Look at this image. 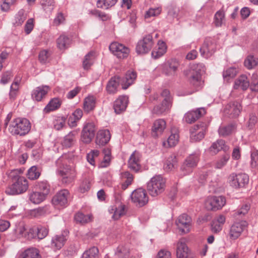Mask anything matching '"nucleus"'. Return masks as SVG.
<instances>
[{
  "mask_svg": "<svg viewBox=\"0 0 258 258\" xmlns=\"http://www.w3.org/2000/svg\"><path fill=\"white\" fill-rule=\"evenodd\" d=\"M67 160L64 157H60L55 162L57 171L62 176V181L66 184L71 183L76 176L75 169L67 164Z\"/></svg>",
  "mask_w": 258,
  "mask_h": 258,
  "instance_id": "f257e3e1",
  "label": "nucleus"
},
{
  "mask_svg": "<svg viewBox=\"0 0 258 258\" xmlns=\"http://www.w3.org/2000/svg\"><path fill=\"white\" fill-rule=\"evenodd\" d=\"M205 71V66L203 63H194L190 66L189 74H186L190 84L195 88L196 91L202 88L203 82L201 76Z\"/></svg>",
  "mask_w": 258,
  "mask_h": 258,
  "instance_id": "f03ea898",
  "label": "nucleus"
},
{
  "mask_svg": "<svg viewBox=\"0 0 258 258\" xmlns=\"http://www.w3.org/2000/svg\"><path fill=\"white\" fill-rule=\"evenodd\" d=\"M31 125L25 118H17L11 122L9 130L13 135L24 136L30 132Z\"/></svg>",
  "mask_w": 258,
  "mask_h": 258,
  "instance_id": "7ed1b4c3",
  "label": "nucleus"
},
{
  "mask_svg": "<svg viewBox=\"0 0 258 258\" xmlns=\"http://www.w3.org/2000/svg\"><path fill=\"white\" fill-rule=\"evenodd\" d=\"M165 179L160 175L152 177L147 185L149 194L154 197L161 194L165 190Z\"/></svg>",
  "mask_w": 258,
  "mask_h": 258,
  "instance_id": "20e7f679",
  "label": "nucleus"
},
{
  "mask_svg": "<svg viewBox=\"0 0 258 258\" xmlns=\"http://www.w3.org/2000/svg\"><path fill=\"white\" fill-rule=\"evenodd\" d=\"M29 187L28 180L24 177H18L11 185L6 190L9 195H17L24 193Z\"/></svg>",
  "mask_w": 258,
  "mask_h": 258,
  "instance_id": "39448f33",
  "label": "nucleus"
},
{
  "mask_svg": "<svg viewBox=\"0 0 258 258\" xmlns=\"http://www.w3.org/2000/svg\"><path fill=\"white\" fill-rule=\"evenodd\" d=\"M153 36L151 34L144 36L139 40L136 45V51L138 54L148 53L154 45Z\"/></svg>",
  "mask_w": 258,
  "mask_h": 258,
  "instance_id": "423d86ee",
  "label": "nucleus"
},
{
  "mask_svg": "<svg viewBox=\"0 0 258 258\" xmlns=\"http://www.w3.org/2000/svg\"><path fill=\"white\" fill-rule=\"evenodd\" d=\"M208 124L206 122H201L195 125L189 130L190 139L196 142L202 140L205 137Z\"/></svg>",
  "mask_w": 258,
  "mask_h": 258,
  "instance_id": "0eeeda50",
  "label": "nucleus"
},
{
  "mask_svg": "<svg viewBox=\"0 0 258 258\" xmlns=\"http://www.w3.org/2000/svg\"><path fill=\"white\" fill-rule=\"evenodd\" d=\"M228 181L230 185L235 188H239L244 187L248 184L249 177L245 173L236 174L233 173L228 177Z\"/></svg>",
  "mask_w": 258,
  "mask_h": 258,
  "instance_id": "6e6552de",
  "label": "nucleus"
},
{
  "mask_svg": "<svg viewBox=\"0 0 258 258\" xmlns=\"http://www.w3.org/2000/svg\"><path fill=\"white\" fill-rule=\"evenodd\" d=\"M225 204L226 199L224 197L212 196L206 199L205 207L208 210L217 211L221 209Z\"/></svg>",
  "mask_w": 258,
  "mask_h": 258,
  "instance_id": "1a4fd4ad",
  "label": "nucleus"
},
{
  "mask_svg": "<svg viewBox=\"0 0 258 258\" xmlns=\"http://www.w3.org/2000/svg\"><path fill=\"white\" fill-rule=\"evenodd\" d=\"M216 48L217 46L214 40L211 38H207L200 48V52L203 57L208 58L215 52Z\"/></svg>",
  "mask_w": 258,
  "mask_h": 258,
  "instance_id": "9d476101",
  "label": "nucleus"
},
{
  "mask_svg": "<svg viewBox=\"0 0 258 258\" xmlns=\"http://www.w3.org/2000/svg\"><path fill=\"white\" fill-rule=\"evenodd\" d=\"M241 103L237 101L228 103L224 109L225 115L229 118H234L238 117L242 110Z\"/></svg>",
  "mask_w": 258,
  "mask_h": 258,
  "instance_id": "9b49d317",
  "label": "nucleus"
},
{
  "mask_svg": "<svg viewBox=\"0 0 258 258\" xmlns=\"http://www.w3.org/2000/svg\"><path fill=\"white\" fill-rule=\"evenodd\" d=\"M70 195L67 189H62L54 196L52 199V203L58 208H64L68 205V198Z\"/></svg>",
  "mask_w": 258,
  "mask_h": 258,
  "instance_id": "f8f14e48",
  "label": "nucleus"
},
{
  "mask_svg": "<svg viewBox=\"0 0 258 258\" xmlns=\"http://www.w3.org/2000/svg\"><path fill=\"white\" fill-rule=\"evenodd\" d=\"M95 132V125L93 122L86 123L82 131L81 141L85 144L90 143L94 138Z\"/></svg>",
  "mask_w": 258,
  "mask_h": 258,
  "instance_id": "ddd939ff",
  "label": "nucleus"
},
{
  "mask_svg": "<svg viewBox=\"0 0 258 258\" xmlns=\"http://www.w3.org/2000/svg\"><path fill=\"white\" fill-rule=\"evenodd\" d=\"M109 48L114 55L120 59L127 57L130 53V49L128 47L116 42L111 43Z\"/></svg>",
  "mask_w": 258,
  "mask_h": 258,
  "instance_id": "4468645a",
  "label": "nucleus"
},
{
  "mask_svg": "<svg viewBox=\"0 0 258 258\" xmlns=\"http://www.w3.org/2000/svg\"><path fill=\"white\" fill-rule=\"evenodd\" d=\"M132 202L139 207L145 205L148 202L146 191L142 188L135 190L131 196Z\"/></svg>",
  "mask_w": 258,
  "mask_h": 258,
  "instance_id": "2eb2a0df",
  "label": "nucleus"
},
{
  "mask_svg": "<svg viewBox=\"0 0 258 258\" xmlns=\"http://www.w3.org/2000/svg\"><path fill=\"white\" fill-rule=\"evenodd\" d=\"M200 152L196 151L190 154L187 157L183 164L181 167L182 171H185V173H187L191 171V169L197 165L199 161Z\"/></svg>",
  "mask_w": 258,
  "mask_h": 258,
  "instance_id": "dca6fc26",
  "label": "nucleus"
},
{
  "mask_svg": "<svg viewBox=\"0 0 258 258\" xmlns=\"http://www.w3.org/2000/svg\"><path fill=\"white\" fill-rule=\"evenodd\" d=\"M176 224L181 232L186 233L190 231L191 219L186 214H183L178 217Z\"/></svg>",
  "mask_w": 258,
  "mask_h": 258,
  "instance_id": "f3484780",
  "label": "nucleus"
},
{
  "mask_svg": "<svg viewBox=\"0 0 258 258\" xmlns=\"http://www.w3.org/2000/svg\"><path fill=\"white\" fill-rule=\"evenodd\" d=\"M247 225V222L242 221L234 223L230 227L229 235L231 239L235 240L238 238Z\"/></svg>",
  "mask_w": 258,
  "mask_h": 258,
  "instance_id": "a211bd4d",
  "label": "nucleus"
},
{
  "mask_svg": "<svg viewBox=\"0 0 258 258\" xmlns=\"http://www.w3.org/2000/svg\"><path fill=\"white\" fill-rule=\"evenodd\" d=\"M50 90V87L47 85H41L36 87L32 92V98L36 101H41L46 97Z\"/></svg>",
  "mask_w": 258,
  "mask_h": 258,
  "instance_id": "6ab92c4d",
  "label": "nucleus"
},
{
  "mask_svg": "<svg viewBox=\"0 0 258 258\" xmlns=\"http://www.w3.org/2000/svg\"><path fill=\"white\" fill-rule=\"evenodd\" d=\"M128 98L126 95L119 96L113 103V109L116 114L123 112L127 106Z\"/></svg>",
  "mask_w": 258,
  "mask_h": 258,
  "instance_id": "aec40b11",
  "label": "nucleus"
},
{
  "mask_svg": "<svg viewBox=\"0 0 258 258\" xmlns=\"http://www.w3.org/2000/svg\"><path fill=\"white\" fill-rule=\"evenodd\" d=\"M179 66L176 59H171L164 63L162 72L167 76H174Z\"/></svg>",
  "mask_w": 258,
  "mask_h": 258,
  "instance_id": "412c9836",
  "label": "nucleus"
},
{
  "mask_svg": "<svg viewBox=\"0 0 258 258\" xmlns=\"http://www.w3.org/2000/svg\"><path fill=\"white\" fill-rule=\"evenodd\" d=\"M68 231H64L60 234L53 236L51 239V246L57 249H60L64 245L68 239Z\"/></svg>",
  "mask_w": 258,
  "mask_h": 258,
  "instance_id": "4be33fe9",
  "label": "nucleus"
},
{
  "mask_svg": "<svg viewBox=\"0 0 258 258\" xmlns=\"http://www.w3.org/2000/svg\"><path fill=\"white\" fill-rule=\"evenodd\" d=\"M206 113L204 108H198L187 112L184 116V119L188 123H192L198 119Z\"/></svg>",
  "mask_w": 258,
  "mask_h": 258,
  "instance_id": "5701e85b",
  "label": "nucleus"
},
{
  "mask_svg": "<svg viewBox=\"0 0 258 258\" xmlns=\"http://www.w3.org/2000/svg\"><path fill=\"white\" fill-rule=\"evenodd\" d=\"M166 126L165 121L163 119L155 120L152 127V136L155 138L161 135Z\"/></svg>",
  "mask_w": 258,
  "mask_h": 258,
  "instance_id": "b1692460",
  "label": "nucleus"
},
{
  "mask_svg": "<svg viewBox=\"0 0 258 258\" xmlns=\"http://www.w3.org/2000/svg\"><path fill=\"white\" fill-rule=\"evenodd\" d=\"M121 77L115 76L111 77L108 81L106 90L108 93L114 94L117 93L119 85H121Z\"/></svg>",
  "mask_w": 258,
  "mask_h": 258,
  "instance_id": "393cba45",
  "label": "nucleus"
},
{
  "mask_svg": "<svg viewBox=\"0 0 258 258\" xmlns=\"http://www.w3.org/2000/svg\"><path fill=\"white\" fill-rule=\"evenodd\" d=\"M192 252L187 246L184 238L180 239L176 244V253L177 258Z\"/></svg>",
  "mask_w": 258,
  "mask_h": 258,
  "instance_id": "a878e982",
  "label": "nucleus"
},
{
  "mask_svg": "<svg viewBox=\"0 0 258 258\" xmlns=\"http://www.w3.org/2000/svg\"><path fill=\"white\" fill-rule=\"evenodd\" d=\"M137 78V73L135 71H128L124 77L121 78V85L123 89H126L133 84Z\"/></svg>",
  "mask_w": 258,
  "mask_h": 258,
  "instance_id": "bb28decb",
  "label": "nucleus"
},
{
  "mask_svg": "<svg viewBox=\"0 0 258 258\" xmlns=\"http://www.w3.org/2000/svg\"><path fill=\"white\" fill-rule=\"evenodd\" d=\"M78 134V131L74 130L65 136L61 142L62 147L65 148H69L73 146L76 142V136Z\"/></svg>",
  "mask_w": 258,
  "mask_h": 258,
  "instance_id": "cd10ccee",
  "label": "nucleus"
},
{
  "mask_svg": "<svg viewBox=\"0 0 258 258\" xmlns=\"http://www.w3.org/2000/svg\"><path fill=\"white\" fill-rule=\"evenodd\" d=\"M111 135L108 130L99 131L97 134L96 143L99 146L106 145L110 140Z\"/></svg>",
  "mask_w": 258,
  "mask_h": 258,
  "instance_id": "c85d7f7f",
  "label": "nucleus"
},
{
  "mask_svg": "<svg viewBox=\"0 0 258 258\" xmlns=\"http://www.w3.org/2000/svg\"><path fill=\"white\" fill-rule=\"evenodd\" d=\"M249 86V82L247 77L245 75H242L235 80L234 88L235 89L246 90Z\"/></svg>",
  "mask_w": 258,
  "mask_h": 258,
  "instance_id": "c756f323",
  "label": "nucleus"
},
{
  "mask_svg": "<svg viewBox=\"0 0 258 258\" xmlns=\"http://www.w3.org/2000/svg\"><path fill=\"white\" fill-rule=\"evenodd\" d=\"M128 166L131 169L135 172H137L140 170L141 166L138 153L136 152L132 153L128 161Z\"/></svg>",
  "mask_w": 258,
  "mask_h": 258,
  "instance_id": "7c9ffc66",
  "label": "nucleus"
},
{
  "mask_svg": "<svg viewBox=\"0 0 258 258\" xmlns=\"http://www.w3.org/2000/svg\"><path fill=\"white\" fill-rule=\"evenodd\" d=\"M20 81L21 77H16L10 87L9 98L12 100H15L18 95Z\"/></svg>",
  "mask_w": 258,
  "mask_h": 258,
  "instance_id": "2f4dec72",
  "label": "nucleus"
},
{
  "mask_svg": "<svg viewBox=\"0 0 258 258\" xmlns=\"http://www.w3.org/2000/svg\"><path fill=\"white\" fill-rule=\"evenodd\" d=\"M95 59V53L94 51L89 52L84 56L82 62V67L85 70H88L93 65Z\"/></svg>",
  "mask_w": 258,
  "mask_h": 258,
  "instance_id": "473e14b6",
  "label": "nucleus"
},
{
  "mask_svg": "<svg viewBox=\"0 0 258 258\" xmlns=\"http://www.w3.org/2000/svg\"><path fill=\"white\" fill-rule=\"evenodd\" d=\"M34 188L42 194H45L47 197L50 192V186L47 181L44 180L37 182L34 186Z\"/></svg>",
  "mask_w": 258,
  "mask_h": 258,
  "instance_id": "72a5a7b5",
  "label": "nucleus"
},
{
  "mask_svg": "<svg viewBox=\"0 0 258 258\" xmlns=\"http://www.w3.org/2000/svg\"><path fill=\"white\" fill-rule=\"evenodd\" d=\"M158 48L154 49L152 52V56L155 59H157L162 56L167 50L166 45L165 42L159 41L158 43Z\"/></svg>",
  "mask_w": 258,
  "mask_h": 258,
  "instance_id": "f704fd0d",
  "label": "nucleus"
},
{
  "mask_svg": "<svg viewBox=\"0 0 258 258\" xmlns=\"http://www.w3.org/2000/svg\"><path fill=\"white\" fill-rule=\"evenodd\" d=\"M177 163L176 156L173 154L169 155L164 163V170L168 172L173 170L176 167Z\"/></svg>",
  "mask_w": 258,
  "mask_h": 258,
  "instance_id": "c9c22d12",
  "label": "nucleus"
},
{
  "mask_svg": "<svg viewBox=\"0 0 258 258\" xmlns=\"http://www.w3.org/2000/svg\"><path fill=\"white\" fill-rule=\"evenodd\" d=\"M61 102L57 98L52 99L47 105L44 107L43 112L45 113H49L58 109L61 105Z\"/></svg>",
  "mask_w": 258,
  "mask_h": 258,
  "instance_id": "e433bc0d",
  "label": "nucleus"
},
{
  "mask_svg": "<svg viewBox=\"0 0 258 258\" xmlns=\"http://www.w3.org/2000/svg\"><path fill=\"white\" fill-rule=\"evenodd\" d=\"M235 129V123H232L227 125L220 126L218 130V133L220 136L226 137L231 134Z\"/></svg>",
  "mask_w": 258,
  "mask_h": 258,
  "instance_id": "4c0bfd02",
  "label": "nucleus"
},
{
  "mask_svg": "<svg viewBox=\"0 0 258 258\" xmlns=\"http://www.w3.org/2000/svg\"><path fill=\"white\" fill-rule=\"evenodd\" d=\"M71 41L70 37L61 35L56 40L57 47L60 50L65 49L70 46Z\"/></svg>",
  "mask_w": 258,
  "mask_h": 258,
  "instance_id": "58836bf2",
  "label": "nucleus"
},
{
  "mask_svg": "<svg viewBox=\"0 0 258 258\" xmlns=\"http://www.w3.org/2000/svg\"><path fill=\"white\" fill-rule=\"evenodd\" d=\"M46 198L45 194L37 190L32 192L29 195V200L33 204H39L43 202Z\"/></svg>",
  "mask_w": 258,
  "mask_h": 258,
  "instance_id": "ea45409f",
  "label": "nucleus"
},
{
  "mask_svg": "<svg viewBox=\"0 0 258 258\" xmlns=\"http://www.w3.org/2000/svg\"><path fill=\"white\" fill-rule=\"evenodd\" d=\"M226 149L225 142L223 140H218L216 142L213 143L210 148V152L214 154H216L222 150H226Z\"/></svg>",
  "mask_w": 258,
  "mask_h": 258,
  "instance_id": "a19ab883",
  "label": "nucleus"
},
{
  "mask_svg": "<svg viewBox=\"0 0 258 258\" xmlns=\"http://www.w3.org/2000/svg\"><path fill=\"white\" fill-rule=\"evenodd\" d=\"M171 104L162 101L160 104L155 106L152 111L153 114L160 115L171 107Z\"/></svg>",
  "mask_w": 258,
  "mask_h": 258,
  "instance_id": "79ce46f5",
  "label": "nucleus"
},
{
  "mask_svg": "<svg viewBox=\"0 0 258 258\" xmlns=\"http://www.w3.org/2000/svg\"><path fill=\"white\" fill-rule=\"evenodd\" d=\"M109 212L113 214L112 218L114 220H117L124 214V205H120L117 208L115 206L111 207L109 209Z\"/></svg>",
  "mask_w": 258,
  "mask_h": 258,
  "instance_id": "37998d69",
  "label": "nucleus"
},
{
  "mask_svg": "<svg viewBox=\"0 0 258 258\" xmlns=\"http://www.w3.org/2000/svg\"><path fill=\"white\" fill-rule=\"evenodd\" d=\"M20 258H40L38 250L36 248H29L20 255Z\"/></svg>",
  "mask_w": 258,
  "mask_h": 258,
  "instance_id": "c03bdc74",
  "label": "nucleus"
},
{
  "mask_svg": "<svg viewBox=\"0 0 258 258\" xmlns=\"http://www.w3.org/2000/svg\"><path fill=\"white\" fill-rule=\"evenodd\" d=\"M95 106V98L94 96H91L86 97L84 102V109L85 111L89 112L94 109Z\"/></svg>",
  "mask_w": 258,
  "mask_h": 258,
  "instance_id": "a18cd8bd",
  "label": "nucleus"
},
{
  "mask_svg": "<svg viewBox=\"0 0 258 258\" xmlns=\"http://www.w3.org/2000/svg\"><path fill=\"white\" fill-rule=\"evenodd\" d=\"M40 174V168L36 166H33L28 170L27 176L29 179L36 180L39 177Z\"/></svg>",
  "mask_w": 258,
  "mask_h": 258,
  "instance_id": "49530a36",
  "label": "nucleus"
},
{
  "mask_svg": "<svg viewBox=\"0 0 258 258\" xmlns=\"http://www.w3.org/2000/svg\"><path fill=\"white\" fill-rule=\"evenodd\" d=\"M74 219L76 222L84 224L90 222L92 220V216L91 215H85L79 212L76 214Z\"/></svg>",
  "mask_w": 258,
  "mask_h": 258,
  "instance_id": "de8ad7c7",
  "label": "nucleus"
},
{
  "mask_svg": "<svg viewBox=\"0 0 258 258\" xmlns=\"http://www.w3.org/2000/svg\"><path fill=\"white\" fill-rule=\"evenodd\" d=\"M258 63V58L250 55L247 56L244 60V66L248 70L254 68Z\"/></svg>",
  "mask_w": 258,
  "mask_h": 258,
  "instance_id": "09e8293b",
  "label": "nucleus"
},
{
  "mask_svg": "<svg viewBox=\"0 0 258 258\" xmlns=\"http://www.w3.org/2000/svg\"><path fill=\"white\" fill-rule=\"evenodd\" d=\"M98 252L97 247L93 246L83 253L82 258H99Z\"/></svg>",
  "mask_w": 258,
  "mask_h": 258,
  "instance_id": "8fccbe9b",
  "label": "nucleus"
},
{
  "mask_svg": "<svg viewBox=\"0 0 258 258\" xmlns=\"http://www.w3.org/2000/svg\"><path fill=\"white\" fill-rule=\"evenodd\" d=\"M117 0H98L97 6L98 8L108 9L115 5Z\"/></svg>",
  "mask_w": 258,
  "mask_h": 258,
  "instance_id": "3c124183",
  "label": "nucleus"
},
{
  "mask_svg": "<svg viewBox=\"0 0 258 258\" xmlns=\"http://www.w3.org/2000/svg\"><path fill=\"white\" fill-rule=\"evenodd\" d=\"M130 253L129 249L123 245L119 246L115 252L116 256L118 258H126Z\"/></svg>",
  "mask_w": 258,
  "mask_h": 258,
  "instance_id": "603ef678",
  "label": "nucleus"
},
{
  "mask_svg": "<svg viewBox=\"0 0 258 258\" xmlns=\"http://www.w3.org/2000/svg\"><path fill=\"white\" fill-rule=\"evenodd\" d=\"M238 73L236 68L231 67L224 71L223 73V77L224 79L229 80L234 78Z\"/></svg>",
  "mask_w": 258,
  "mask_h": 258,
  "instance_id": "864d4df0",
  "label": "nucleus"
},
{
  "mask_svg": "<svg viewBox=\"0 0 258 258\" xmlns=\"http://www.w3.org/2000/svg\"><path fill=\"white\" fill-rule=\"evenodd\" d=\"M41 6L46 13H51L54 8V0H42Z\"/></svg>",
  "mask_w": 258,
  "mask_h": 258,
  "instance_id": "5fc2aeb1",
  "label": "nucleus"
},
{
  "mask_svg": "<svg viewBox=\"0 0 258 258\" xmlns=\"http://www.w3.org/2000/svg\"><path fill=\"white\" fill-rule=\"evenodd\" d=\"M225 14L223 11H217L214 16V23L216 27L221 26L224 20Z\"/></svg>",
  "mask_w": 258,
  "mask_h": 258,
  "instance_id": "6e6d98bb",
  "label": "nucleus"
},
{
  "mask_svg": "<svg viewBox=\"0 0 258 258\" xmlns=\"http://www.w3.org/2000/svg\"><path fill=\"white\" fill-rule=\"evenodd\" d=\"M122 178H125L126 180L122 184V187L125 189L127 187L132 184L133 180V175L128 171L124 172L122 173Z\"/></svg>",
  "mask_w": 258,
  "mask_h": 258,
  "instance_id": "4d7b16f0",
  "label": "nucleus"
},
{
  "mask_svg": "<svg viewBox=\"0 0 258 258\" xmlns=\"http://www.w3.org/2000/svg\"><path fill=\"white\" fill-rule=\"evenodd\" d=\"M49 229L47 226L38 225V239H42L48 234Z\"/></svg>",
  "mask_w": 258,
  "mask_h": 258,
  "instance_id": "13d9d810",
  "label": "nucleus"
},
{
  "mask_svg": "<svg viewBox=\"0 0 258 258\" xmlns=\"http://www.w3.org/2000/svg\"><path fill=\"white\" fill-rule=\"evenodd\" d=\"M230 158V156L228 154L224 155L219 160H218L215 165L216 169H221L226 164Z\"/></svg>",
  "mask_w": 258,
  "mask_h": 258,
  "instance_id": "bf43d9fd",
  "label": "nucleus"
},
{
  "mask_svg": "<svg viewBox=\"0 0 258 258\" xmlns=\"http://www.w3.org/2000/svg\"><path fill=\"white\" fill-rule=\"evenodd\" d=\"M26 18L24 11L23 10H20L15 16V24L17 26L21 25Z\"/></svg>",
  "mask_w": 258,
  "mask_h": 258,
  "instance_id": "052dcab7",
  "label": "nucleus"
},
{
  "mask_svg": "<svg viewBox=\"0 0 258 258\" xmlns=\"http://www.w3.org/2000/svg\"><path fill=\"white\" fill-rule=\"evenodd\" d=\"M27 237L29 239H38V225L29 228L27 232Z\"/></svg>",
  "mask_w": 258,
  "mask_h": 258,
  "instance_id": "680f3d73",
  "label": "nucleus"
},
{
  "mask_svg": "<svg viewBox=\"0 0 258 258\" xmlns=\"http://www.w3.org/2000/svg\"><path fill=\"white\" fill-rule=\"evenodd\" d=\"M251 165L258 169V150L254 149L251 151Z\"/></svg>",
  "mask_w": 258,
  "mask_h": 258,
  "instance_id": "e2e57ef3",
  "label": "nucleus"
},
{
  "mask_svg": "<svg viewBox=\"0 0 258 258\" xmlns=\"http://www.w3.org/2000/svg\"><path fill=\"white\" fill-rule=\"evenodd\" d=\"M179 139L178 134L177 133L171 134L167 140L168 145L170 147L175 146L178 143Z\"/></svg>",
  "mask_w": 258,
  "mask_h": 258,
  "instance_id": "0e129e2a",
  "label": "nucleus"
},
{
  "mask_svg": "<svg viewBox=\"0 0 258 258\" xmlns=\"http://www.w3.org/2000/svg\"><path fill=\"white\" fill-rule=\"evenodd\" d=\"M34 212L37 216H44L50 213V207L49 206H45L39 207L35 210Z\"/></svg>",
  "mask_w": 258,
  "mask_h": 258,
  "instance_id": "69168bd1",
  "label": "nucleus"
},
{
  "mask_svg": "<svg viewBox=\"0 0 258 258\" xmlns=\"http://www.w3.org/2000/svg\"><path fill=\"white\" fill-rule=\"evenodd\" d=\"M251 80V84L249 85L251 90L254 92H258V76L257 74H252Z\"/></svg>",
  "mask_w": 258,
  "mask_h": 258,
  "instance_id": "338daca9",
  "label": "nucleus"
},
{
  "mask_svg": "<svg viewBox=\"0 0 258 258\" xmlns=\"http://www.w3.org/2000/svg\"><path fill=\"white\" fill-rule=\"evenodd\" d=\"M12 77H13V74L11 72L7 71L6 72H5L2 75L1 79L0 80V83L3 85L6 84L9 82L10 81Z\"/></svg>",
  "mask_w": 258,
  "mask_h": 258,
  "instance_id": "774afa93",
  "label": "nucleus"
}]
</instances>
